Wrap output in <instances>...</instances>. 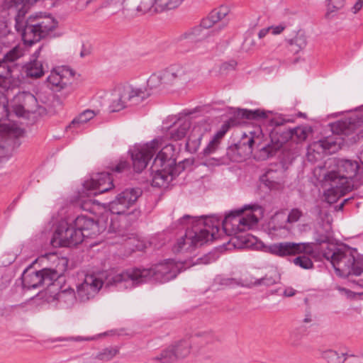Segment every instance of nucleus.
<instances>
[{
    "label": "nucleus",
    "instance_id": "obj_11",
    "mask_svg": "<svg viewBox=\"0 0 363 363\" xmlns=\"http://www.w3.org/2000/svg\"><path fill=\"white\" fill-rule=\"evenodd\" d=\"M159 147V140L155 138L143 145H135L129 151L134 170L140 173L147 165L149 160L153 157Z\"/></svg>",
    "mask_w": 363,
    "mask_h": 363
},
{
    "label": "nucleus",
    "instance_id": "obj_7",
    "mask_svg": "<svg viewBox=\"0 0 363 363\" xmlns=\"http://www.w3.org/2000/svg\"><path fill=\"white\" fill-rule=\"evenodd\" d=\"M218 231V225H214L211 230L207 228L200 229L199 232L186 230L184 235L177 240L172 250L175 253L191 251L209 240L217 239Z\"/></svg>",
    "mask_w": 363,
    "mask_h": 363
},
{
    "label": "nucleus",
    "instance_id": "obj_20",
    "mask_svg": "<svg viewBox=\"0 0 363 363\" xmlns=\"http://www.w3.org/2000/svg\"><path fill=\"white\" fill-rule=\"evenodd\" d=\"M308 246V243L305 242H283L271 245L269 250L273 255L284 257L305 252Z\"/></svg>",
    "mask_w": 363,
    "mask_h": 363
},
{
    "label": "nucleus",
    "instance_id": "obj_57",
    "mask_svg": "<svg viewBox=\"0 0 363 363\" xmlns=\"http://www.w3.org/2000/svg\"><path fill=\"white\" fill-rule=\"evenodd\" d=\"M199 221H200V219L198 217L184 215L177 220V225L180 226H185L189 224L194 225Z\"/></svg>",
    "mask_w": 363,
    "mask_h": 363
},
{
    "label": "nucleus",
    "instance_id": "obj_53",
    "mask_svg": "<svg viewBox=\"0 0 363 363\" xmlns=\"http://www.w3.org/2000/svg\"><path fill=\"white\" fill-rule=\"evenodd\" d=\"M19 308H23V305H11L1 307L0 308V316L9 318Z\"/></svg>",
    "mask_w": 363,
    "mask_h": 363
},
{
    "label": "nucleus",
    "instance_id": "obj_60",
    "mask_svg": "<svg viewBox=\"0 0 363 363\" xmlns=\"http://www.w3.org/2000/svg\"><path fill=\"white\" fill-rule=\"evenodd\" d=\"M129 168V164L125 160H121L114 167L113 170L116 172L121 173Z\"/></svg>",
    "mask_w": 363,
    "mask_h": 363
},
{
    "label": "nucleus",
    "instance_id": "obj_39",
    "mask_svg": "<svg viewBox=\"0 0 363 363\" xmlns=\"http://www.w3.org/2000/svg\"><path fill=\"white\" fill-rule=\"evenodd\" d=\"M58 298L60 301L66 303L68 306H72L78 298L74 290L70 288L59 293Z\"/></svg>",
    "mask_w": 363,
    "mask_h": 363
},
{
    "label": "nucleus",
    "instance_id": "obj_35",
    "mask_svg": "<svg viewBox=\"0 0 363 363\" xmlns=\"http://www.w3.org/2000/svg\"><path fill=\"white\" fill-rule=\"evenodd\" d=\"M347 353H338L333 350H327L322 352L321 357L327 363H344L347 359Z\"/></svg>",
    "mask_w": 363,
    "mask_h": 363
},
{
    "label": "nucleus",
    "instance_id": "obj_36",
    "mask_svg": "<svg viewBox=\"0 0 363 363\" xmlns=\"http://www.w3.org/2000/svg\"><path fill=\"white\" fill-rule=\"evenodd\" d=\"M306 335V328L300 326L294 328L289 334V342L293 347H298L301 345L302 339Z\"/></svg>",
    "mask_w": 363,
    "mask_h": 363
},
{
    "label": "nucleus",
    "instance_id": "obj_23",
    "mask_svg": "<svg viewBox=\"0 0 363 363\" xmlns=\"http://www.w3.org/2000/svg\"><path fill=\"white\" fill-rule=\"evenodd\" d=\"M190 127V120L186 118H181L174 121L171 125L164 126L162 128L166 130L167 137L174 140H179L186 135Z\"/></svg>",
    "mask_w": 363,
    "mask_h": 363
},
{
    "label": "nucleus",
    "instance_id": "obj_15",
    "mask_svg": "<svg viewBox=\"0 0 363 363\" xmlns=\"http://www.w3.org/2000/svg\"><path fill=\"white\" fill-rule=\"evenodd\" d=\"M164 162H167L168 169H160V180L162 181L160 187L163 186L166 189L174 178L175 148L172 144L166 145L160 149V166Z\"/></svg>",
    "mask_w": 363,
    "mask_h": 363
},
{
    "label": "nucleus",
    "instance_id": "obj_19",
    "mask_svg": "<svg viewBox=\"0 0 363 363\" xmlns=\"http://www.w3.org/2000/svg\"><path fill=\"white\" fill-rule=\"evenodd\" d=\"M267 117V112L260 109L248 110L239 108L235 111L233 116L230 118L221 125L219 130L225 134L230 127L236 126L244 123L243 119L259 120Z\"/></svg>",
    "mask_w": 363,
    "mask_h": 363
},
{
    "label": "nucleus",
    "instance_id": "obj_18",
    "mask_svg": "<svg viewBox=\"0 0 363 363\" xmlns=\"http://www.w3.org/2000/svg\"><path fill=\"white\" fill-rule=\"evenodd\" d=\"M74 72L67 67L53 69L47 78L50 89L54 91H60L69 88L72 83Z\"/></svg>",
    "mask_w": 363,
    "mask_h": 363
},
{
    "label": "nucleus",
    "instance_id": "obj_55",
    "mask_svg": "<svg viewBox=\"0 0 363 363\" xmlns=\"http://www.w3.org/2000/svg\"><path fill=\"white\" fill-rule=\"evenodd\" d=\"M159 86V74L156 72L152 74L147 80L146 89L151 92Z\"/></svg>",
    "mask_w": 363,
    "mask_h": 363
},
{
    "label": "nucleus",
    "instance_id": "obj_28",
    "mask_svg": "<svg viewBox=\"0 0 363 363\" xmlns=\"http://www.w3.org/2000/svg\"><path fill=\"white\" fill-rule=\"evenodd\" d=\"M128 94L130 96V101L139 103L147 99L152 94L145 86L137 84L124 85Z\"/></svg>",
    "mask_w": 363,
    "mask_h": 363
},
{
    "label": "nucleus",
    "instance_id": "obj_6",
    "mask_svg": "<svg viewBox=\"0 0 363 363\" xmlns=\"http://www.w3.org/2000/svg\"><path fill=\"white\" fill-rule=\"evenodd\" d=\"M250 209L252 211H261V207L257 204L245 205L243 208L235 210L227 214L222 221L223 230L228 235H237L238 233L250 230L258 223L257 217L252 213L242 216L245 210Z\"/></svg>",
    "mask_w": 363,
    "mask_h": 363
},
{
    "label": "nucleus",
    "instance_id": "obj_4",
    "mask_svg": "<svg viewBox=\"0 0 363 363\" xmlns=\"http://www.w3.org/2000/svg\"><path fill=\"white\" fill-rule=\"evenodd\" d=\"M15 28L21 33L26 45H31L47 37L57 26V21L52 16H30L26 21L17 15L15 18Z\"/></svg>",
    "mask_w": 363,
    "mask_h": 363
},
{
    "label": "nucleus",
    "instance_id": "obj_2",
    "mask_svg": "<svg viewBox=\"0 0 363 363\" xmlns=\"http://www.w3.org/2000/svg\"><path fill=\"white\" fill-rule=\"evenodd\" d=\"M323 257L330 262L340 277H347L350 281L363 288V278L350 279V277H359L363 274V256L357 249L347 245H328L323 252Z\"/></svg>",
    "mask_w": 363,
    "mask_h": 363
},
{
    "label": "nucleus",
    "instance_id": "obj_22",
    "mask_svg": "<svg viewBox=\"0 0 363 363\" xmlns=\"http://www.w3.org/2000/svg\"><path fill=\"white\" fill-rule=\"evenodd\" d=\"M104 215L108 216L107 213ZM107 228L109 233H113L118 234V236L122 238V240L125 242L126 245L133 246V248H130L132 251H141L144 249V244L137 240L133 235H128L124 234V230L121 227L119 221L116 218H111L110 223H107Z\"/></svg>",
    "mask_w": 363,
    "mask_h": 363
},
{
    "label": "nucleus",
    "instance_id": "obj_24",
    "mask_svg": "<svg viewBox=\"0 0 363 363\" xmlns=\"http://www.w3.org/2000/svg\"><path fill=\"white\" fill-rule=\"evenodd\" d=\"M186 70L182 66L173 65L162 71L160 76V84H172L177 79H185Z\"/></svg>",
    "mask_w": 363,
    "mask_h": 363
},
{
    "label": "nucleus",
    "instance_id": "obj_52",
    "mask_svg": "<svg viewBox=\"0 0 363 363\" xmlns=\"http://www.w3.org/2000/svg\"><path fill=\"white\" fill-rule=\"evenodd\" d=\"M22 55L21 50L18 46H15L9 52H7L4 57L5 62H14L18 59Z\"/></svg>",
    "mask_w": 363,
    "mask_h": 363
},
{
    "label": "nucleus",
    "instance_id": "obj_64",
    "mask_svg": "<svg viewBox=\"0 0 363 363\" xmlns=\"http://www.w3.org/2000/svg\"><path fill=\"white\" fill-rule=\"evenodd\" d=\"M362 5L363 0H358L352 7L353 13H356L357 11H359L362 7Z\"/></svg>",
    "mask_w": 363,
    "mask_h": 363
},
{
    "label": "nucleus",
    "instance_id": "obj_46",
    "mask_svg": "<svg viewBox=\"0 0 363 363\" xmlns=\"http://www.w3.org/2000/svg\"><path fill=\"white\" fill-rule=\"evenodd\" d=\"M0 86L8 90L11 86V70L9 68L4 69L0 72Z\"/></svg>",
    "mask_w": 363,
    "mask_h": 363
},
{
    "label": "nucleus",
    "instance_id": "obj_61",
    "mask_svg": "<svg viewBox=\"0 0 363 363\" xmlns=\"http://www.w3.org/2000/svg\"><path fill=\"white\" fill-rule=\"evenodd\" d=\"M320 141L324 142L323 147H325L326 154L328 153V152H330V150L332 149L333 146H335V143L333 142L331 139L324 138L320 140Z\"/></svg>",
    "mask_w": 363,
    "mask_h": 363
},
{
    "label": "nucleus",
    "instance_id": "obj_58",
    "mask_svg": "<svg viewBox=\"0 0 363 363\" xmlns=\"http://www.w3.org/2000/svg\"><path fill=\"white\" fill-rule=\"evenodd\" d=\"M217 281L220 285L223 286H235L241 284L240 280L233 278H218ZM243 286V284H242Z\"/></svg>",
    "mask_w": 363,
    "mask_h": 363
},
{
    "label": "nucleus",
    "instance_id": "obj_54",
    "mask_svg": "<svg viewBox=\"0 0 363 363\" xmlns=\"http://www.w3.org/2000/svg\"><path fill=\"white\" fill-rule=\"evenodd\" d=\"M220 142L212 138L208 143V145L203 149V155L204 156H208L214 153L218 148Z\"/></svg>",
    "mask_w": 363,
    "mask_h": 363
},
{
    "label": "nucleus",
    "instance_id": "obj_43",
    "mask_svg": "<svg viewBox=\"0 0 363 363\" xmlns=\"http://www.w3.org/2000/svg\"><path fill=\"white\" fill-rule=\"evenodd\" d=\"M118 352V350L116 348H105L96 354V359L107 362L112 359Z\"/></svg>",
    "mask_w": 363,
    "mask_h": 363
},
{
    "label": "nucleus",
    "instance_id": "obj_49",
    "mask_svg": "<svg viewBox=\"0 0 363 363\" xmlns=\"http://www.w3.org/2000/svg\"><path fill=\"white\" fill-rule=\"evenodd\" d=\"M279 281V276L277 272H274L272 274H267L264 278L260 279H257L254 284L255 285H266V286H272L276 284Z\"/></svg>",
    "mask_w": 363,
    "mask_h": 363
},
{
    "label": "nucleus",
    "instance_id": "obj_27",
    "mask_svg": "<svg viewBox=\"0 0 363 363\" xmlns=\"http://www.w3.org/2000/svg\"><path fill=\"white\" fill-rule=\"evenodd\" d=\"M203 134L204 130L201 125H197L193 127L186 143V149L188 152L195 153L198 151Z\"/></svg>",
    "mask_w": 363,
    "mask_h": 363
},
{
    "label": "nucleus",
    "instance_id": "obj_44",
    "mask_svg": "<svg viewBox=\"0 0 363 363\" xmlns=\"http://www.w3.org/2000/svg\"><path fill=\"white\" fill-rule=\"evenodd\" d=\"M322 225L325 228L324 232L320 231V229H317L316 230L317 237L315 238V240L318 243L328 242L332 236L331 226L329 224Z\"/></svg>",
    "mask_w": 363,
    "mask_h": 363
},
{
    "label": "nucleus",
    "instance_id": "obj_33",
    "mask_svg": "<svg viewBox=\"0 0 363 363\" xmlns=\"http://www.w3.org/2000/svg\"><path fill=\"white\" fill-rule=\"evenodd\" d=\"M25 68L26 73L28 77L32 78H40L44 75L45 68H48V66L46 65L45 67L41 61L33 60L28 63Z\"/></svg>",
    "mask_w": 363,
    "mask_h": 363
},
{
    "label": "nucleus",
    "instance_id": "obj_59",
    "mask_svg": "<svg viewBox=\"0 0 363 363\" xmlns=\"http://www.w3.org/2000/svg\"><path fill=\"white\" fill-rule=\"evenodd\" d=\"M308 298H306L304 299V302L306 304V308L305 309V314H304V318L303 319V322L304 323H310L313 321V315L311 312V308L310 306L308 304Z\"/></svg>",
    "mask_w": 363,
    "mask_h": 363
},
{
    "label": "nucleus",
    "instance_id": "obj_3",
    "mask_svg": "<svg viewBox=\"0 0 363 363\" xmlns=\"http://www.w3.org/2000/svg\"><path fill=\"white\" fill-rule=\"evenodd\" d=\"M155 274L152 269L131 268L121 272L110 271L99 278L94 274L86 275L84 283L90 289L91 294L96 295L103 285L106 287L117 286L123 283L124 287L132 288L146 282Z\"/></svg>",
    "mask_w": 363,
    "mask_h": 363
},
{
    "label": "nucleus",
    "instance_id": "obj_40",
    "mask_svg": "<svg viewBox=\"0 0 363 363\" xmlns=\"http://www.w3.org/2000/svg\"><path fill=\"white\" fill-rule=\"evenodd\" d=\"M293 139L296 138L298 143L304 141L312 133V128L310 126H299L292 128Z\"/></svg>",
    "mask_w": 363,
    "mask_h": 363
},
{
    "label": "nucleus",
    "instance_id": "obj_13",
    "mask_svg": "<svg viewBox=\"0 0 363 363\" xmlns=\"http://www.w3.org/2000/svg\"><path fill=\"white\" fill-rule=\"evenodd\" d=\"M141 195L142 190L139 188L126 189L108 203V208L113 214H125L127 210L135 203Z\"/></svg>",
    "mask_w": 363,
    "mask_h": 363
},
{
    "label": "nucleus",
    "instance_id": "obj_30",
    "mask_svg": "<svg viewBox=\"0 0 363 363\" xmlns=\"http://www.w3.org/2000/svg\"><path fill=\"white\" fill-rule=\"evenodd\" d=\"M293 139V132L292 128L286 129L284 128L281 130V128L274 130L272 133V140L274 141L276 140V146H270L273 148V154L275 153L276 150L279 148L282 144L287 142L289 140ZM269 145V144H268Z\"/></svg>",
    "mask_w": 363,
    "mask_h": 363
},
{
    "label": "nucleus",
    "instance_id": "obj_42",
    "mask_svg": "<svg viewBox=\"0 0 363 363\" xmlns=\"http://www.w3.org/2000/svg\"><path fill=\"white\" fill-rule=\"evenodd\" d=\"M289 43L291 46L295 47L294 51L298 52L306 46V37L303 33H298L294 38L289 40Z\"/></svg>",
    "mask_w": 363,
    "mask_h": 363
},
{
    "label": "nucleus",
    "instance_id": "obj_21",
    "mask_svg": "<svg viewBox=\"0 0 363 363\" xmlns=\"http://www.w3.org/2000/svg\"><path fill=\"white\" fill-rule=\"evenodd\" d=\"M126 6L130 14L152 16L157 13L159 5L157 0H128Z\"/></svg>",
    "mask_w": 363,
    "mask_h": 363
},
{
    "label": "nucleus",
    "instance_id": "obj_31",
    "mask_svg": "<svg viewBox=\"0 0 363 363\" xmlns=\"http://www.w3.org/2000/svg\"><path fill=\"white\" fill-rule=\"evenodd\" d=\"M128 0H106L101 6V9H106L107 12L113 15L120 10H123V13H130L126 8Z\"/></svg>",
    "mask_w": 363,
    "mask_h": 363
},
{
    "label": "nucleus",
    "instance_id": "obj_45",
    "mask_svg": "<svg viewBox=\"0 0 363 363\" xmlns=\"http://www.w3.org/2000/svg\"><path fill=\"white\" fill-rule=\"evenodd\" d=\"M38 0H6L5 4L8 9H14L16 11L19 12L26 4H33Z\"/></svg>",
    "mask_w": 363,
    "mask_h": 363
},
{
    "label": "nucleus",
    "instance_id": "obj_1",
    "mask_svg": "<svg viewBox=\"0 0 363 363\" xmlns=\"http://www.w3.org/2000/svg\"><path fill=\"white\" fill-rule=\"evenodd\" d=\"M333 163L336 169L325 175V182L330 186L325 194L327 201L330 203L356 187L355 182L363 183V167L357 161L335 158Z\"/></svg>",
    "mask_w": 363,
    "mask_h": 363
},
{
    "label": "nucleus",
    "instance_id": "obj_56",
    "mask_svg": "<svg viewBox=\"0 0 363 363\" xmlns=\"http://www.w3.org/2000/svg\"><path fill=\"white\" fill-rule=\"evenodd\" d=\"M303 216V212L298 208H293L290 211L286 222L288 223H296Z\"/></svg>",
    "mask_w": 363,
    "mask_h": 363
},
{
    "label": "nucleus",
    "instance_id": "obj_48",
    "mask_svg": "<svg viewBox=\"0 0 363 363\" xmlns=\"http://www.w3.org/2000/svg\"><path fill=\"white\" fill-rule=\"evenodd\" d=\"M328 11L325 14L327 18L333 16L332 13L335 12L344 7L345 0H328Z\"/></svg>",
    "mask_w": 363,
    "mask_h": 363
},
{
    "label": "nucleus",
    "instance_id": "obj_62",
    "mask_svg": "<svg viewBox=\"0 0 363 363\" xmlns=\"http://www.w3.org/2000/svg\"><path fill=\"white\" fill-rule=\"evenodd\" d=\"M286 26L284 24H279L278 26H269V30H272V34L278 35L280 34L284 29Z\"/></svg>",
    "mask_w": 363,
    "mask_h": 363
},
{
    "label": "nucleus",
    "instance_id": "obj_32",
    "mask_svg": "<svg viewBox=\"0 0 363 363\" xmlns=\"http://www.w3.org/2000/svg\"><path fill=\"white\" fill-rule=\"evenodd\" d=\"M324 142L320 140L311 143L307 151V158L310 162L316 161L322 157L325 153V147H323Z\"/></svg>",
    "mask_w": 363,
    "mask_h": 363
},
{
    "label": "nucleus",
    "instance_id": "obj_14",
    "mask_svg": "<svg viewBox=\"0 0 363 363\" xmlns=\"http://www.w3.org/2000/svg\"><path fill=\"white\" fill-rule=\"evenodd\" d=\"M191 345L185 339L175 341L160 352V363H174L186 358L191 352Z\"/></svg>",
    "mask_w": 363,
    "mask_h": 363
},
{
    "label": "nucleus",
    "instance_id": "obj_12",
    "mask_svg": "<svg viewBox=\"0 0 363 363\" xmlns=\"http://www.w3.org/2000/svg\"><path fill=\"white\" fill-rule=\"evenodd\" d=\"M73 222L78 230L84 234V238L96 237L107 228L106 215H101L97 220L81 215L78 216Z\"/></svg>",
    "mask_w": 363,
    "mask_h": 363
},
{
    "label": "nucleus",
    "instance_id": "obj_63",
    "mask_svg": "<svg viewBox=\"0 0 363 363\" xmlns=\"http://www.w3.org/2000/svg\"><path fill=\"white\" fill-rule=\"evenodd\" d=\"M288 121L285 120L284 118H282L281 117L279 118H274L271 120V124L272 125L276 126L277 128L281 127L286 122Z\"/></svg>",
    "mask_w": 363,
    "mask_h": 363
},
{
    "label": "nucleus",
    "instance_id": "obj_29",
    "mask_svg": "<svg viewBox=\"0 0 363 363\" xmlns=\"http://www.w3.org/2000/svg\"><path fill=\"white\" fill-rule=\"evenodd\" d=\"M13 23L7 19H0V42L8 45L16 39L15 33L12 31Z\"/></svg>",
    "mask_w": 363,
    "mask_h": 363
},
{
    "label": "nucleus",
    "instance_id": "obj_37",
    "mask_svg": "<svg viewBox=\"0 0 363 363\" xmlns=\"http://www.w3.org/2000/svg\"><path fill=\"white\" fill-rule=\"evenodd\" d=\"M95 116V113L93 111L86 110L82 113H80L77 117L74 118L69 125L67 127L69 128L72 127H77L79 128L82 125L87 123L91 118H93Z\"/></svg>",
    "mask_w": 363,
    "mask_h": 363
},
{
    "label": "nucleus",
    "instance_id": "obj_26",
    "mask_svg": "<svg viewBox=\"0 0 363 363\" xmlns=\"http://www.w3.org/2000/svg\"><path fill=\"white\" fill-rule=\"evenodd\" d=\"M130 101V96L124 86H118L112 94V99L110 105L111 111H119L128 106V102Z\"/></svg>",
    "mask_w": 363,
    "mask_h": 363
},
{
    "label": "nucleus",
    "instance_id": "obj_9",
    "mask_svg": "<svg viewBox=\"0 0 363 363\" xmlns=\"http://www.w3.org/2000/svg\"><path fill=\"white\" fill-rule=\"evenodd\" d=\"M83 240L84 234L78 230L74 222H61L57 226L50 242L55 247H72L81 243Z\"/></svg>",
    "mask_w": 363,
    "mask_h": 363
},
{
    "label": "nucleus",
    "instance_id": "obj_34",
    "mask_svg": "<svg viewBox=\"0 0 363 363\" xmlns=\"http://www.w3.org/2000/svg\"><path fill=\"white\" fill-rule=\"evenodd\" d=\"M92 196L93 194H90L89 191H87L83 188L82 191L79 193V199L77 202L81 209L89 212L93 211L94 205L97 203V201L91 199Z\"/></svg>",
    "mask_w": 363,
    "mask_h": 363
},
{
    "label": "nucleus",
    "instance_id": "obj_25",
    "mask_svg": "<svg viewBox=\"0 0 363 363\" xmlns=\"http://www.w3.org/2000/svg\"><path fill=\"white\" fill-rule=\"evenodd\" d=\"M182 263H176L172 259L160 262V282L167 281L177 277L183 267Z\"/></svg>",
    "mask_w": 363,
    "mask_h": 363
},
{
    "label": "nucleus",
    "instance_id": "obj_47",
    "mask_svg": "<svg viewBox=\"0 0 363 363\" xmlns=\"http://www.w3.org/2000/svg\"><path fill=\"white\" fill-rule=\"evenodd\" d=\"M293 262L295 265L299 266L304 269H309L313 267L312 260L307 256H298L294 259Z\"/></svg>",
    "mask_w": 363,
    "mask_h": 363
},
{
    "label": "nucleus",
    "instance_id": "obj_10",
    "mask_svg": "<svg viewBox=\"0 0 363 363\" xmlns=\"http://www.w3.org/2000/svg\"><path fill=\"white\" fill-rule=\"evenodd\" d=\"M330 127L334 134L347 137L351 143L363 138V120L357 116L337 121Z\"/></svg>",
    "mask_w": 363,
    "mask_h": 363
},
{
    "label": "nucleus",
    "instance_id": "obj_5",
    "mask_svg": "<svg viewBox=\"0 0 363 363\" xmlns=\"http://www.w3.org/2000/svg\"><path fill=\"white\" fill-rule=\"evenodd\" d=\"M254 147L259 151V157L262 160L272 156L273 148L262 143V130L257 128V130L250 131V135L245 134L239 143L229 146L226 157L232 162H240L252 154Z\"/></svg>",
    "mask_w": 363,
    "mask_h": 363
},
{
    "label": "nucleus",
    "instance_id": "obj_16",
    "mask_svg": "<svg viewBox=\"0 0 363 363\" xmlns=\"http://www.w3.org/2000/svg\"><path fill=\"white\" fill-rule=\"evenodd\" d=\"M230 9L226 6H220L217 9H213L208 16L203 18L201 25L199 27L192 28L191 30L182 34L179 39L180 40L184 39L194 40V37L198 35L201 31V28L206 29L211 28L215 23L224 19L229 13Z\"/></svg>",
    "mask_w": 363,
    "mask_h": 363
},
{
    "label": "nucleus",
    "instance_id": "obj_50",
    "mask_svg": "<svg viewBox=\"0 0 363 363\" xmlns=\"http://www.w3.org/2000/svg\"><path fill=\"white\" fill-rule=\"evenodd\" d=\"M184 0H160V11L177 9Z\"/></svg>",
    "mask_w": 363,
    "mask_h": 363
},
{
    "label": "nucleus",
    "instance_id": "obj_17",
    "mask_svg": "<svg viewBox=\"0 0 363 363\" xmlns=\"http://www.w3.org/2000/svg\"><path fill=\"white\" fill-rule=\"evenodd\" d=\"M83 186L84 189L93 196L108 192L114 188L113 179L108 172L94 174L90 179L84 182Z\"/></svg>",
    "mask_w": 363,
    "mask_h": 363
},
{
    "label": "nucleus",
    "instance_id": "obj_38",
    "mask_svg": "<svg viewBox=\"0 0 363 363\" xmlns=\"http://www.w3.org/2000/svg\"><path fill=\"white\" fill-rule=\"evenodd\" d=\"M277 172L272 169H269L264 174L260 177V182L269 189H272L277 186L278 182L276 180L275 174Z\"/></svg>",
    "mask_w": 363,
    "mask_h": 363
},
{
    "label": "nucleus",
    "instance_id": "obj_51",
    "mask_svg": "<svg viewBox=\"0 0 363 363\" xmlns=\"http://www.w3.org/2000/svg\"><path fill=\"white\" fill-rule=\"evenodd\" d=\"M159 158V152L156 155L153 164L150 167V175L152 177L151 185L154 187L159 186V182L157 181L159 178V167L156 164V161Z\"/></svg>",
    "mask_w": 363,
    "mask_h": 363
},
{
    "label": "nucleus",
    "instance_id": "obj_41",
    "mask_svg": "<svg viewBox=\"0 0 363 363\" xmlns=\"http://www.w3.org/2000/svg\"><path fill=\"white\" fill-rule=\"evenodd\" d=\"M85 286L86 284L82 282L77 288V297L81 302L87 301L96 296L94 294H91L90 289Z\"/></svg>",
    "mask_w": 363,
    "mask_h": 363
},
{
    "label": "nucleus",
    "instance_id": "obj_8",
    "mask_svg": "<svg viewBox=\"0 0 363 363\" xmlns=\"http://www.w3.org/2000/svg\"><path fill=\"white\" fill-rule=\"evenodd\" d=\"M62 275V272L51 268L38 271L26 269L22 274V284L27 289L49 286Z\"/></svg>",
    "mask_w": 363,
    "mask_h": 363
}]
</instances>
